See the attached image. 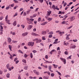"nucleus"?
Returning a JSON list of instances; mask_svg holds the SVG:
<instances>
[{
    "instance_id": "obj_1",
    "label": "nucleus",
    "mask_w": 79,
    "mask_h": 79,
    "mask_svg": "<svg viewBox=\"0 0 79 79\" xmlns=\"http://www.w3.org/2000/svg\"><path fill=\"white\" fill-rule=\"evenodd\" d=\"M33 41H35L36 43H40L42 42L41 40H39L38 38H35V39L33 40Z\"/></svg>"
},
{
    "instance_id": "obj_2",
    "label": "nucleus",
    "mask_w": 79,
    "mask_h": 79,
    "mask_svg": "<svg viewBox=\"0 0 79 79\" xmlns=\"http://www.w3.org/2000/svg\"><path fill=\"white\" fill-rule=\"evenodd\" d=\"M7 68L9 69V70L10 71H11L12 69H14V67H10L9 64H7L6 65Z\"/></svg>"
},
{
    "instance_id": "obj_3",
    "label": "nucleus",
    "mask_w": 79,
    "mask_h": 79,
    "mask_svg": "<svg viewBox=\"0 0 79 79\" xmlns=\"http://www.w3.org/2000/svg\"><path fill=\"white\" fill-rule=\"evenodd\" d=\"M8 15H6L5 17V20L6 22L8 24H10L11 23H10V21L9 20H8Z\"/></svg>"
},
{
    "instance_id": "obj_4",
    "label": "nucleus",
    "mask_w": 79,
    "mask_h": 79,
    "mask_svg": "<svg viewBox=\"0 0 79 79\" xmlns=\"http://www.w3.org/2000/svg\"><path fill=\"white\" fill-rule=\"evenodd\" d=\"M34 42H29L28 43V45L29 46H34Z\"/></svg>"
},
{
    "instance_id": "obj_5",
    "label": "nucleus",
    "mask_w": 79,
    "mask_h": 79,
    "mask_svg": "<svg viewBox=\"0 0 79 79\" xmlns=\"http://www.w3.org/2000/svg\"><path fill=\"white\" fill-rule=\"evenodd\" d=\"M60 59L61 60L64 62V64H66V60L65 59H64V58H62V57H60Z\"/></svg>"
},
{
    "instance_id": "obj_6",
    "label": "nucleus",
    "mask_w": 79,
    "mask_h": 79,
    "mask_svg": "<svg viewBox=\"0 0 79 79\" xmlns=\"http://www.w3.org/2000/svg\"><path fill=\"white\" fill-rule=\"evenodd\" d=\"M31 18L30 19L29 18H27V21H28V23L29 24H32V22H31Z\"/></svg>"
},
{
    "instance_id": "obj_7",
    "label": "nucleus",
    "mask_w": 79,
    "mask_h": 79,
    "mask_svg": "<svg viewBox=\"0 0 79 79\" xmlns=\"http://www.w3.org/2000/svg\"><path fill=\"white\" fill-rule=\"evenodd\" d=\"M28 34V32H26L24 33H22V35L23 36H25L27 35Z\"/></svg>"
},
{
    "instance_id": "obj_8",
    "label": "nucleus",
    "mask_w": 79,
    "mask_h": 79,
    "mask_svg": "<svg viewBox=\"0 0 79 79\" xmlns=\"http://www.w3.org/2000/svg\"><path fill=\"white\" fill-rule=\"evenodd\" d=\"M75 19V17L74 16H72V17H71L70 19V21H73L74 19Z\"/></svg>"
},
{
    "instance_id": "obj_9",
    "label": "nucleus",
    "mask_w": 79,
    "mask_h": 79,
    "mask_svg": "<svg viewBox=\"0 0 79 79\" xmlns=\"http://www.w3.org/2000/svg\"><path fill=\"white\" fill-rule=\"evenodd\" d=\"M32 25H28L27 27V29H28V30L31 29V28L32 27Z\"/></svg>"
},
{
    "instance_id": "obj_10",
    "label": "nucleus",
    "mask_w": 79,
    "mask_h": 79,
    "mask_svg": "<svg viewBox=\"0 0 79 79\" xmlns=\"http://www.w3.org/2000/svg\"><path fill=\"white\" fill-rule=\"evenodd\" d=\"M11 40V39L10 38H7V41L9 43H10Z\"/></svg>"
},
{
    "instance_id": "obj_11",
    "label": "nucleus",
    "mask_w": 79,
    "mask_h": 79,
    "mask_svg": "<svg viewBox=\"0 0 79 79\" xmlns=\"http://www.w3.org/2000/svg\"><path fill=\"white\" fill-rule=\"evenodd\" d=\"M64 44L65 46H67V45H69V43H66V41H64Z\"/></svg>"
},
{
    "instance_id": "obj_12",
    "label": "nucleus",
    "mask_w": 79,
    "mask_h": 79,
    "mask_svg": "<svg viewBox=\"0 0 79 79\" xmlns=\"http://www.w3.org/2000/svg\"><path fill=\"white\" fill-rule=\"evenodd\" d=\"M31 34L33 36H37L38 35L37 34H36V33H31Z\"/></svg>"
},
{
    "instance_id": "obj_13",
    "label": "nucleus",
    "mask_w": 79,
    "mask_h": 79,
    "mask_svg": "<svg viewBox=\"0 0 79 79\" xmlns=\"http://www.w3.org/2000/svg\"><path fill=\"white\" fill-rule=\"evenodd\" d=\"M48 14H47V16H49L50 14L51 13L52 11H48Z\"/></svg>"
},
{
    "instance_id": "obj_14",
    "label": "nucleus",
    "mask_w": 79,
    "mask_h": 79,
    "mask_svg": "<svg viewBox=\"0 0 79 79\" xmlns=\"http://www.w3.org/2000/svg\"><path fill=\"white\" fill-rule=\"evenodd\" d=\"M76 47V45H73V46L72 47H70L69 48L70 49H75Z\"/></svg>"
},
{
    "instance_id": "obj_15",
    "label": "nucleus",
    "mask_w": 79,
    "mask_h": 79,
    "mask_svg": "<svg viewBox=\"0 0 79 79\" xmlns=\"http://www.w3.org/2000/svg\"><path fill=\"white\" fill-rule=\"evenodd\" d=\"M64 31H63V32L61 31H60V32H59V34L60 35V36H62L63 35V34H64Z\"/></svg>"
},
{
    "instance_id": "obj_16",
    "label": "nucleus",
    "mask_w": 79,
    "mask_h": 79,
    "mask_svg": "<svg viewBox=\"0 0 79 79\" xmlns=\"http://www.w3.org/2000/svg\"><path fill=\"white\" fill-rule=\"evenodd\" d=\"M42 35H46V32L45 31H43L42 32Z\"/></svg>"
},
{
    "instance_id": "obj_17",
    "label": "nucleus",
    "mask_w": 79,
    "mask_h": 79,
    "mask_svg": "<svg viewBox=\"0 0 79 79\" xmlns=\"http://www.w3.org/2000/svg\"><path fill=\"white\" fill-rule=\"evenodd\" d=\"M6 77L7 78H10V73H8L7 75H6Z\"/></svg>"
},
{
    "instance_id": "obj_18",
    "label": "nucleus",
    "mask_w": 79,
    "mask_h": 79,
    "mask_svg": "<svg viewBox=\"0 0 79 79\" xmlns=\"http://www.w3.org/2000/svg\"><path fill=\"white\" fill-rule=\"evenodd\" d=\"M9 48L10 51H12V50L11 49L12 48V47L11 46V45H9Z\"/></svg>"
},
{
    "instance_id": "obj_19",
    "label": "nucleus",
    "mask_w": 79,
    "mask_h": 79,
    "mask_svg": "<svg viewBox=\"0 0 79 79\" xmlns=\"http://www.w3.org/2000/svg\"><path fill=\"white\" fill-rule=\"evenodd\" d=\"M16 24H17V23H16V21H15V22H14V23H13V25L14 26H16Z\"/></svg>"
},
{
    "instance_id": "obj_20",
    "label": "nucleus",
    "mask_w": 79,
    "mask_h": 79,
    "mask_svg": "<svg viewBox=\"0 0 79 79\" xmlns=\"http://www.w3.org/2000/svg\"><path fill=\"white\" fill-rule=\"evenodd\" d=\"M55 51H56V50H55L52 49V50L50 52V54H52L53 52H54Z\"/></svg>"
},
{
    "instance_id": "obj_21",
    "label": "nucleus",
    "mask_w": 79,
    "mask_h": 79,
    "mask_svg": "<svg viewBox=\"0 0 79 79\" xmlns=\"http://www.w3.org/2000/svg\"><path fill=\"white\" fill-rule=\"evenodd\" d=\"M22 62L24 63L25 64H26L27 62L25 59H23Z\"/></svg>"
},
{
    "instance_id": "obj_22",
    "label": "nucleus",
    "mask_w": 79,
    "mask_h": 79,
    "mask_svg": "<svg viewBox=\"0 0 79 79\" xmlns=\"http://www.w3.org/2000/svg\"><path fill=\"white\" fill-rule=\"evenodd\" d=\"M3 27H2V25H0V30L1 31H2V29H3Z\"/></svg>"
},
{
    "instance_id": "obj_23",
    "label": "nucleus",
    "mask_w": 79,
    "mask_h": 79,
    "mask_svg": "<svg viewBox=\"0 0 79 79\" xmlns=\"http://www.w3.org/2000/svg\"><path fill=\"white\" fill-rule=\"evenodd\" d=\"M31 9H30L28 10L26 12L27 14H28V13H30V11H31Z\"/></svg>"
},
{
    "instance_id": "obj_24",
    "label": "nucleus",
    "mask_w": 79,
    "mask_h": 79,
    "mask_svg": "<svg viewBox=\"0 0 79 79\" xmlns=\"http://www.w3.org/2000/svg\"><path fill=\"white\" fill-rule=\"evenodd\" d=\"M43 78L44 79H48L49 78V77H44Z\"/></svg>"
},
{
    "instance_id": "obj_25",
    "label": "nucleus",
    "mask_w": 79,
    "mask_h": 79,
    "mask_svg": "<svg viewBox=\"0 0 79 79\" xmlns=\"http://www.w3.org/2000/svg\"><path fill=\"white\" fill-rule=\"evenodd\" d=\"M28 67V66H25L24 67V69H25V70H27Z\"/></svg>"
},
{
    "instance_id": "obj_26",
    "label": "nucleus",
    "mask_w": 79,
    "mask_h": 79,
    "mask_svg": "<svg viewBox=\"0 0 79 79\" xmlns=\"http://www.w3.org/2000/svg\"><path fill=\"white\" fill-rule=\"evenodd\" d=\"M54 33L53 32V31H50V32H49V33H48V34H50L51 35H53V34Z\"/></svg>"
},
{
    "instance_id": "obj_27",
    "label": "nucleus",
    "mask_w": 79,
    "mask_h": 79,
    "mask_svg": "<svg viewBox=\"0 0 79 79\" xmlns=\"http://www.w3.org/2000/svg\"><path fill=\"white\" fill-rule=\"evenodd\" d=\"M52 18H48V20L49 21H52Z\"/></svg>"
},
{
    "instance_id": "obj_28",
    "label": "nucleus",
    "mask_w": 79,
    "mask_h": 79,
    "mask_svg": "<svg viewBox=\"0 0 79 79\" xmlns=\"http://www.w3.org/2000/svg\"><path fill=\"white\" fill-rule=\"evenodd\" d=\"M53 65L54 66V68L55 69H56V68H57V67H58V65H56L55 64H53Z\"/></svg>"
},
{
    "instance_id": "obj_29",
    "label": "nucleus",
    "mask_w": 79,
    "mask_h": 79,
    "mask_svg": "<svg viewBox=\"0 0 79 79\" xmlns=\"http://www.w3.org/2000/svg\"><path fill=\"white\" fill-rule=\"evenodd\" d=\"M30 56L31 58H32L33 57V55L32 54V53H31L30 54Z\"/></svg>"
},
{
    "instance_id": "obj_30",
    "label": "nucleus",
    "mask_w": 79,
    "mask_h": 79,
    "mask_svg": "<svg viewBox=\"0 0 79 79\" xmlns=\"http://www.w3.org/2000/svg\"><path fill=\"white\" fill-rule=\"evenodd\" d=\"M18 41H15L14 40H12V42L13 43H17Z\"/></svg>"
},
{
    "instance_id": "obj_31",
    "label": "nucleus",
    "mask_w": 79,
    "mask_h": 79,
    "mask_svg": "<svg viewBox=\"0 0 79 79\" xmlns=\"http://www.w3.org/2000/svg\"><path fill=\"white\" fill-rule=\"evenodd\" d=\"M48 69L50 71L51 69H52V67L51 66H48Z\"/></svg>"
},
{
    "instance_id": "obj_32",
    "label": "nucleus",
    "mask_w": 79,
    "mask_h": 79,
    "mask_svg": "<svg viewBox=\"0 0 79 79\" xmlns=\"http://www.w3.org/2000/svg\"><path fill=\"white\" fill-rule=\"evenodd\" d=\"M48 22H44V23H42V25H44V24H47Z\"/></svg>"
},
{
    "instance_id": "obj_33",
    "label": "nucleus",
    "mask_w": 79,
    "mask_h": 79,
    "mask_svg": "<svg viewBox=\"0 0 79 79\" xmlns=\"http://www.w3.org/2000/svg\"><path fill=\"white\" fill-rule=\"evenodd\" d=\"M23 56L25 58H26L28 56L27 54H24V55Z\"/></svg>"
},
{
    "instance_id": "obj_34",
    "label": "nucleus",
    "mask_w": 79,
    "mask_h": 79,
    "mask_svg": "<svg viewBox=\"0 0 79 79\" xmlns=\"http://www.w3.org/2000/svg\"><path fill=\"white\" fill-rule=\"evenodd\" d=\"M42 39L43 40H46V38L45 36H43L42 37Z\"/></svg>"
},
{
    "instance_id": "obj_35",
    "label": "nucleus",
    "mask_w": 79,
    "mask_h": 79,
    "mask_svg": "<svg viewBox=\"0 0 79 79\" xmlns=\"http://www.w3.org/2000/svg\"><path fill=\"white\" fill-rule=\"evenodd\" d=\"M23 16H25L27 15V14L26 11H24V12H23Z\"/></svg>"
},
{
    "instance_id": "obj_36",
    "label": "nucleus",
    "mask_w": 79,
    "mask_h": 79,
    "mask_svg": "<svg viewBox=\"0 0 79 79\" xmlns=\"http://www.w3.org/2000/svg\"><path fill=\"white\" fill-rule=\"evenodd\" d=\"M14 1L15 2V3H18V0H14Z\"/></svg>"
},
{
    "instance_id": "obj_37",
    "label": "nucleus",
    "mask_w": 79,
    "mask_h": 79,
    "mask_svg": "<svg viewBox=\"0 0 79 79\" xmlns=\"http://www.w3.org/2000/svg\"><path fill=\"white\" fill-rule=\"evenodd\" d=\"M18 7H19L18 6H14V10H15V9H16V8Z\"/></svg>"
},
{
    "instance_id": "obj_38",
    "label": "nucleus",
    "mask_w": 79,
    "mask_h": 79,
    "mask_svg": "<svg viewBox=\"0 0 79 79\" xmlns=\"http://www.w3.org/2000/svg\"><path fill=\"white\" fill-rule=\"evenodd\" d=\"M66 40H70V38L69 37H68V35H67V37H66Z\"/></svg>"
},
{
    "instance_id": "obj_39",
    "label": "nucleus",
    "mask_w": 79,
    "mask_h": 79,
    "mask_svg": "<svg viewBox=\"0 0 79 79\" xmlns=\"http://www.w3.org/2000/svg\"><path fill=\"white\" fill-rule=\"evenodd\" d=\"M48 36L49 38H52V35L50 34Z\"/></svg>"
},
{
    "instance_id": "obj_40",
    "label": "nucleus",
    "mask_w": 79,
    "mask_h": 79,
    "mask_svg": "<svg viewBox=\"0 0 79 79\" xmlns=\"http://www.w3.org/2000/svg\"><path fill=\"white\" fill-rule=\"evenodd\" d=\"M41 20V18L39 17V18L38 19V21H40Z\"/></svg>"
},
{
    "instance_id": "obj_41",
    "label": "nucleus",
    "mask_w": 79,
    "mask_h": 79,
    "mask_svg": "<svg viewBox=\"0 0 79 79\" xmlns=\"http://www.w3.org/2000/svg\"><path fill=\"white\" fill-rule=\"evenodd\" d=\"M10 59H13V56L11 54H10Z\"/></svg>"
},
{
    "instance_id": "obj_42",
    "label": "nucleus",
    "mask_w": 79,
    "mask_h": 79,
    "mask_svg": "<svg viewBox=\"0 0 79 79\" xmlns=\"http://www.w3.org/2000/svg\"><path fill=\"white\" fill-rule=\"evenodd\" d=\"M39 9V8H36L35 9V12L36 11H38V10Z\"/></svg>"
},
{
    "instance_id": "obj_43",
    "label": "nucleus",
    "mask_w": 79,
    "mask_h": 79,
    "mask_svg": "<svg viewBox=\"0 0 79 79\" xmlns=\"http://www.w3.org/2000/svg\"><path fill=\"white\" fill-rule=\"evenodd\" d=\"M40 3H43L44 2V0H38Z\"/></svg>"
},
{
    "instance_id": "obj_44",
    "label": "nucleus",
    "mask_w": 79,
    "mask_h": 79,
    "mask_svg": "<svg viewBox=\"0 0 79 79\" xmlns=\"http://www.w3.org/2000/svg\"><path fill=\"white\" fill-rule=\"evenodd\" d=\"M18 59L17 58V57H16L15 58V59H14V62H16V60H18Z\"/></svg>"
},
{
    "instance_id": "obj_45",
    "label": "nucleus",
    "mask_w": 79,
    "mask_h": 79,
    "mask_svg": "<svg viewBox=\"0 0 79 79\" xmlns=\"http://www.w3.org/2000/svg\"><path fill=\"white\" fill-rule=\"evenodd\" d=\"M15 6V3H12V4H11V7H13Z\"/></svg>"
},
{
    "instance_id": "obj_46",
    "label": "nucleus",
    "mask_w": 79,
    "mask_h": 79,
    "mask_svg": "<svg viewBox=\"0 0 79 79\" xmlns=\"http://www.w3.org/2000/svg\"><path fill=\"white\" fill-rule=\"evenodd\" d=\"M51 77H54V73H51Z\"/></svg>"
},
{
    "instance_id": "obj_47",
    "label": "nucleus",
    "mask_w": 79,
    "mask_h": 79,
    "mask_svg": "<svg viewBox=\"0 0 79 79\" xmlns=\"http://www.w3.org/2000/svg\"><path fill=\"white\" fill-rule=\"evenodd\" d=\"M73 41L74 42H77V39L73 40Z\"/></svg>"
},
{
    "instance_id": "obj_48",
    "label": "nucleus",
    "mask_w": 79,
    "mask_h": 79,
    "mask_svg": "<svg viewBox=\"0 0 79 79\" xmlns=\"http://www.w3.org/2000/svg\"><path fill=\"white\" fill-rule=\"evenodd\" d=\"M52 8L53 9H55L56 7L55 5H54L52 6Z\"/></svg>"
},
{
    "instance_id": "obj_49",
    "label": "nucleus",
    "mask_w": 79,
    "mask_h": 79,
    "mask_svg": "<svg viewBox=\"0 0 79 79\" xmlns=\"http://www.w3.org/2000/svg\"><path fill=\"white\" fill-rule=\"evenodd\" d=\"M34 19L33 18H31V22H32V21H34Z\"/></svg>"
},
{
    "instance_id": "obj_50",
    "label": "nucleus",
    "mask_w": 79,
    "mask_h": 79,
    "mask_svg": "<svg viewBox=\"0 0 79 79\" xmlns=\"http://www.w3.org/2000/svg\"><path fill=\"white\" fill-rule=\"evenodd\" d=\"M71 56H69V57H68L67 58V59H71Z\"/></svg>"
},
{
    "instance_id": "obj_51",
    "label": "nucleus",
    "mask_w": 79,
    "mask_h": 79,
    "mask_svg": "<svg viewBox=\"0 0 79 79\" xmlns=\"http://www.w3.org/2000/svg\"><path fill=\"white\" fill-rule=\"evenodd\" d=\"M32 52L34 53H36V52H37V51H36L35 50H34V51H33Z\"/></svg>"
},
{
    "instance_id": "obj_52",
    "label": "nucleus",
    "mask_w": 79,
    "mask_h": 79,
    "mask_svg": "<svg viewBox=\"0 0 79 79\" xmlns=\"http://www.w3.org/2000/svg\"><path fill=\"white\" fill-rule=\"evenodd\" d=\"M57 72H58V73L59 74V75H61V74L60 72H58V71H57Z\"/></svg>"
},
{
    "instance_id": "obj_53",
    "label": "nucleus",
    "mask_w": 79,
    "mask_h": 79,
    "mask_svg": "<svg viewBox=\"0 0 79 79\" xmlns=\"http://www.w3.org/2000/svg\"><path fill=\"white\" fill-rule=\"evenodd\" d=\"M21 26L23 28H24L25 26L24 25H21Z\"/></svg>"
},
{
    "instance_id": "obj_54",
    "label": "nucleus",
    "mask_w": 79,
    "mask_h": 79,
    "mask_svg": "<svg viewBox=\"0 0 79 79\" xmlns=\"http://www.w3.org/2000/svg\"><path fill=\"white\" fill-rule=\"evenodd\" d=\"M3 19V16H0V20H2Z\"/></svg>"
},
{
    "instance_id": "obj_55",
    "label": "nucleus",
    "mask_w": 79,
    "mask_h": 79,
    "mask_svg": "<svg viewBox=\"0 0 79 79\" xmlns=\"http://www.w3.org/2000/svg\"><path fill=\"white\" fill-rule=\"evenodd\" d=\"M65 54H66V55H68V52L67 51H65L64 52Z\"/></svg>"
},
{
    "instance_id": "obj_56",
    "label": "nucleus",
    "mask_w": 79,
    "mask_h": 79,
    "mask_svg": "<svg viewBox=\"0 0 79 79\" xmlns=\"http://www.w3.org/2000/svg\"><path fill=\"white\" fill-rule=\"evenodd\" d=\"M3 72L2 70H0V74L2 75V74Z\"/></svg>"
},
{
    "instance_id": "obj_57",
    "label": "nucleus",
    "mask_w": 79,
    "mask_h": 79,
    "mask_svg": "<svg viewBox=\"0 0 79 79\" xmlns=\"http://www.w3.org/2000/svg\"><path fill=\"white\" fill-rule=\"evenodd\" d=\"M67 4V3H66V2H65L64 4V6H65Z\"/></svg>"
},
{
    "instance_id": "obj_58",
    "label": "nucleus",
    "mask_w": 79,
    "mask_h": 79,
    "mask_svg": "<svg viewBox=\"0 0 79 79\" xmlns=\"http://www.w3.org/2000/svg\"><path fill=\"white\" fill-rule=\"evenodd\" d=\"M73 26V25H72V26H70V27H69L68 28V29H71V27H72Z\"/></svg>"
},
{
    "instance_id": "obj_59",
    "label": "nucleus",
    "mask_w": 79,
    "mask_h": 79,
    "mask_svg": "<svg viewBox=\"0 0 79 79\" xmlns=\"http://www.w3.org/2000/svg\"><path fill=\"white\" fill-rule=\"evenodd\" d=\"M45 58L48 59V56H47V55H46L45 56Z\"/></svg>"
},
{
    "instance_id": "obj_60",
    "label": "nucleus",
    "mask_w": 79,
    "mask_h": 79,
    "mask_svg": "<svg viewBox=\"0 0 79 79\" xmlns=\"http://www.w3.org/2000/svg\"><path fill=\"white\" fill-rule=\"evenodd\" d=\"M18 79H21V78L20 76V75H19L18 77Z\"/></svg>"
},
{
    "instance_id": "obj_61",
    "label": "nucleus",
    "mask_w": 79,
    "mask_h": 79,
    "mask_svg": "<svg viewBox=\"0 0 79 79\" xmlns=\"http://www.w3.org/2000/svg\"><path fill=\"white\" fill-rule=\"evenodd\" d=\"M37 14H34V15H33V17H35V16H37Z\"/></svg>"
},
{
    "instance_id": "obj_62",
    "label": "nucleus",
    "mask_w": 79,
    "mask_h": 79,
    "mask_svg": "<svg viewBox=\"0 0 79 79\" xmlns=\"http://www.w3.org/2000/svg\"><path fill=\"white\" fill-rule=\"evenodd\" d=\"M62 13V11H59V13H58V14H61Z\"/></svg>"
},
{
    "instance_id": "obj_63",
    "label": "nucleus",
    "mask_w": 79,
    "mask_h": 79,
    "mask_svg": "<svg viewBox=\"0 0 79 79\" xmlns=\"http://www.w3.org/2000/svg\"><path fill=\"white\" fill-rule=\"evenodd\" d=\"M23 8H21L20 9V11H22L23 10Z\"/></svg>"
},
{
    "instance_id": "obj_64",
    "label": "nucleus",
    "mask_w": 79,
    "mask_h": 79,
    "mask_svg": "<svg viewBox=\"0 0 79 79\" xmlns=\"http://www.w3.org/2000/svg\"><path fill=\"white\" fill-rule=\"evenodd\" d=\"M33 72H34V73L36 74V70H33Z\"/></svg>"
}]
</instances>
